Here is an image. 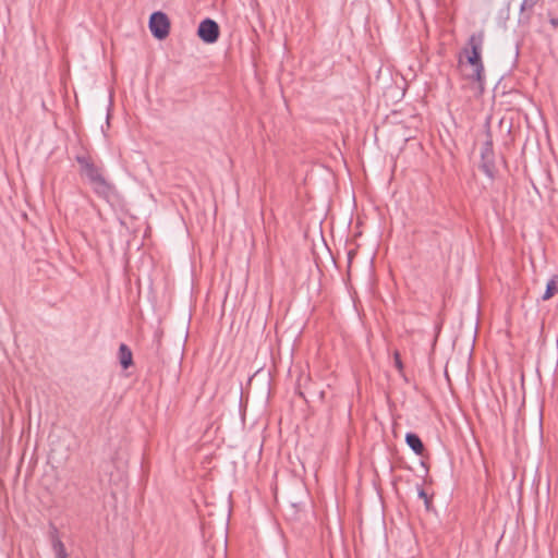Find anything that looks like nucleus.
<instances>
[{"mask_svg": "<svg viewBox=\"0 0 558 558\" xmlns=\"http://www.w3.org/2000/svg\"><path fill=\"white\" fill-rule=\"evenodd\" d=\"M481 156H482V169L484 170V172L487 175L492 177L493 168H494V153H493V144H492L490 138H488L484 143V145L482 147Z\"/></svg>", "mask_w": 558, "mask_h": 558, "instance_id": "39448f33", "label": "nucleus"}, {"mask_svg": "<svg viewBox=\"0 0 558 558\" xmlns=\"http://www.w3.org/2000/svg\"><path fill=\"white\" fill-rule=\"evenodd\" d=\"M119 361L124 369L129 368L133 363L132 352L125 344H121L119 348Z\"/></svg>", "mask_w": 558, "mask_h": 558, "instance_id": "423d86ee", "label": "nucleus"}, {"mask_svg": "<svg viewBox=\"0 0 558 558\" xmlns=\"http://www.w3.org/2000/svg\"><path fill=\"white\" fill-rule=\"evenodd\" d=\"M537 0H523L521 3V12L530 11Z\"/></svg>", "mask_w": 558, "mask_h": 558, "instance_id": "9d476101", "label": "nucleus"}, {"mask_svg": "<svg viewBox=\"0 0 558 558\" xmlns=\"http://www.w3.org/2000/svg\"><path fill=\"white\" fill-rule=\"evenodd\" d=\"M556 293H558V276L554 275L546 284V290L542 295L543 301L550 300Z\"/></svg>", "mask_w": 558, "mask_h": 558, "instance_id": "0eeeda50", "label": "nucleus"}, {"mask_svg": "<svg viewBox=\"0 0 558 558\" xmlns=\"http://www.w3.org/2000/svg\"><path fill=\"white\" fill-rule=\"evenodd\" d=\"M149 29L157 39L166 38L170 29L168 16L162 12L153 13L149 19Z\"/></svg>", "mask_w": 558, "mask_h": 558, "instance_id": "7ed1b4c3", "label": "nucleus"}, {"mask_svg": "<svg viewBox=\"0 0 558 558\" xmlns=\"http://www.w3.org/2000/svg\"><path fill=\"white\" fill-rule=\"evenodd\" d=\"M483 47V36L472 35L469 39V47L464 49L465 61L460 60L462 72L465 77L483 82L484 78V66L481 59Z\"/></svg>", "mask_w": 558, "mask_h": 558, "instance_id": "f257e3e1", "label": "nucleus"}, {"mask_svg": "<svg viewBox=\"0 0 558 558\" xmlns=\"http://www.w3.org/2000/svg\"><path fill=\"white\" fill-rule=\"evenodd\" d=\"M395 365L399 371L402 369V362L398 352H395Z\"/></svg>", "mask_w": 558, "mask_h": 558, "instance_id": "9b49d317", "label": "nucleus"}, {"mask_svg": "<svg viewBox=\"0 0 558 558\" xmlns=\"http://www.w3.org/2000/svg\"><path fill=\"white\" fill-rule=\"evenodd\" d=\"M77 161L81 165L82 174L88 179L94 190L98 194L107 195L110 191V185L105 180L99 169L96 168L87 157H78Z\"/></svg>", "mask_w": 558, "mask_h": 558, "instance_id": "f03ea898", "label": "nucleus"}, {"mask_svg": "<svg viewBox=\"0 0 558 558\" xmlns=\"http://www.w3.org/2000/svg\"><path fill=\"white\" fill-rule=\"evenodd\" d=\"M197 35L204 43L214 44L219 37V26L215 21L206 19L201 22Z\"/></svg>", "mask_w": 558, "mask_h": 558, "instance_id": "20e7f679", "label": "nucleus"}, {"mask_svg": "<svg viewBox=\"0 0 558 558\" xmlns=\"http://www.w3.org/2000/svg\"><path fill=\"white\" fill-rule=\"evenodd\" d=\"M405 441H407L408 446L416 454H422L423 453L424 446H423V442L421 441V439L418 438L417 435H415L413 433H408L407 436H405Z\"/></svg>", "mask_w": 558, "mask_h": 558, "instance_id": "6e6552de", "label": "nucleus"}, {"mask_svg": "<svg viewBox=\"0 0 558 558\" xmlns=\"http://www.w3.org/2000/svg\"><path fill=\"white\" fill-rule=\"evenodd\" d=\"M53 547L56 551V558H66L65 548L61 542H56Z\"/></svg>", "mask_w": 558, "mask_h": 558, "instance_id": "1a4fd4ad", "label": "nucleus"}]
</instances>
